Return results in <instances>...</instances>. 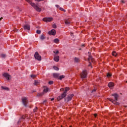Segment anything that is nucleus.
Segmentation results:
<instances>
[{"label": "nucleus", "mask_w": 127, "mask_h": 127, "mask_svg": "<svg viewBox=\"0 0 127 127\" xmlns=\"http://www.w3.org/2000/svg\"><path fill=\"white\" fill-rule=\"evenodd\" d=\"M25 118V117H24V116L22 117V119H23V120H24Z\"/></svg>", "instance_id": "obj_41"}, {"label": "nucleus", "mask_w": 127, "mask_h": 127, "mask_svg": "<svg viewBox=\"0 0 127 127\" xmlns=\"http://www.w3.org/2000/svg\"><path fill=\"white\" fill-rule=\"evenodd\" d=\"M69 87H66L65 89V91L61 96L57 97L58 101H60L61 100H62V99L65 98V96H67L66 93L68 92V91H69Z\"/></svg>", "instance_id": "obj_3"}, {"label": "nucleus", "mask_w": 127, "mask_h": 127, "mask_svg": "<svg viewBox=\"0 0 127 127\" xmlns=\"http://www.w3.org/2000/svg\"><path fill=\"white\" fill-rule=\"evenodd\" d=\"M88 54H90V52H88Z\"/></svg>", "instance_id": "obj_49"}, {"label": "nucleus", "mask_w": 127, "mask_h": 127, "mask_svg": "<svg viewBox=\"0 0 127 127\" xmlns=\"http://www.w3.org/2000/svg\"><path fill=\"white\" fill-rule=\"evenodd\" d=\"M24 29H25V30H30V26L27 24H25L24 25Z\"/></svg>", "instance_id": "obj_12"}, {"label": "nucleus", "mask_w": 127, "mask_h": 127, "mask_svg": "<svg viewBox=\"0 0 127 127\" xmlns=\"http://www.w3.org/2000/svg\"><path fill=\"white\" fill-rule=\"evenodd\" d=\"M53 53H54V55H57L58 53H59V51L56 50L55 51H54Z\"/></svg>", "instance_id": "obj_24"}, {"label": "nucleus", "mask_w": 127, "mask_h": 127, "mask_svg": "<svg viewBox=\"0 0 127 127\" xmlns=\"http://www.w3.org/2000/svg\"><path fill=\"white\" fill-rule=\"evenodd\" d=\"M1 58H5V57H6V56L5 55V54H2L0 55Z\"/></svg>", "instance_id": "obj_22"}, {"label": "nucleus", "mask_w": 127, "mask_h": 127, "mask_svg": "<svg viewBox=\"0 0 127 127\" xmlns=\"http://www.w3.org/2000/svg\"><path fill=\"white\" fill-rule=\"evenodd\" d=\"M59 41H60L59 40V39L58 38H56V39H55L54 40V42L55 43H59Z\"/></svg>", "instance_id": "obj_19"}, {"label": "nucleus", "mask_w": 127, "mask_h": 127, "mask_svg": "<svg viewBox=\"0 0 127 127\" xmlns=\"http://www.w3.org/2000/svg\"><path fill=\"white\" fill-rule=\"evenodd\" d=\"M60 90H61V91H64V88H61V89H60Z\"/></svg>", "instance_id": "obj_42"}, {"label": "nucleus", "mask_w": 127, "mask_h": 127, "mask_svg": "<svg viewBox=\"0 0 127 127\" xmlns=\"http://www.w3.org/2000/svg\"><path fill=\"white\" fill-rule=\"evenodd\" d=\"M74 62H75V63H78V62H80V59L78 58H74Z\"/></svg>", "instance_id": "obj_17"}, {"label": "nucleus", "mask_w": 127, "mask_h": 127, "mask_svg": "<svg viewBox=\"0 0 127 127\" xmlns=\"http://www.w3.org/2000/svg\"><path fill=\"white\" fill-rule=\"evenodd\" d=\"M96 89H94L93 90H92V92H96Z\"/></svg>", "instance_id": "obj_39"}, {"label": "nucleus", "mask_w": 127, "mask_h": 127, "mask_svg": "<svg viewBox=\"0 0 127 127\" xmlns=\"http://www.w3.org/2000/svg\"><path fill=\"white\" fill-rule=\"evenodd\" d=\"M37 33L38 34H40V33H41V31H40V30H37Z\"/></svg>", "instance_id": "obj_30"}, {"label": "nucleus", "mask_w": 127, "mask_h": 127, "mask_svg": "<svg viewBox=\"0 0 127 127\" xmlns=\"http://www.w3.org/2000/svg\"><path fill=\"white\" fill-rule=\"evenodd\" d=\"M43 21H45L46 22H50V21H52L53 20V18L52 17H47L44 18L43 19Z\"/></svg>", "instance_id": "obj_8"}, {"label": "nucleus", "mask_w": 127, "mask_h": 127, "mask_svg": "<svg viewBox=\"0 0 127 127\" xmlns=\"http://www.w3.org/2000/svg\"><path fill=\"white\" fill-rule=\"evenodd\" d=\"M38 84V81H35V85H37Z\"/></svg>", "instance_id": "obj_34"}, {"label": "nucleus", "mask_w": 127, "mask_h": 127, "mask_svg": "<svg viewBox=\"0 0 127 127\" xmlns=\"http://www.w3.org/2000/svg\"><path fill=\"white\" fill-rule=\"evenodd\" d=\"M3 76L5 77V78L8 80L9 81L10 80V75L7 73H4L3 74Z\"/></svg>", "instance_id": "obj_11"}, {"label": "nucleus", "mask_w": 127, "mask_h": 127, "mask_svg": "<svg viewBox=\"0 0 127 127\" xmlns=\"http://www.w3.org/2000/svg\"><path fill=\"white\" fill-rule=\"evenodd\" d=\"M71 23V20L70 19H66L65 20V24H66V25H69Z\"/></svg>", "instance_id": "obj_13"}, {"label": "nucleus", "mask_w": 127, "mask_h": 127, "mask_svg": "<svg viewBox=\"0 0 127 127\" xmlns=\"http://www.w3.org/2000/svg\"><path fill=\"white\" fill-rule=\"evenodd\" d=\"M49 84L50 85H52V84H53V81H49Z\"/></svg>", "instance_id": "obj_32"}, {"label": "nucleus", "mask_w": 127, "mask_h": 127, "mask_svg": "<svg viewBox=\"0 0 127 127\" xmlns=\"http://www.w3.org/2000/svg\"><path fill=\"white\" fill-rule=\"evenodd\" d=\"M112 76V74H110V73H108L107 75V77H110Z\"/></svg>", "instance_id": "obj_31"}, {"label": "nucleus", "mask_w": 127, "mask_h": 127, "mask_svg": "<svg viewBox=\"0 0 127 127\" xmlns=\"http://www.w3.org/2000/svg\"><path fill=\"white\" fill-rule=\"evenodd\" d=\"M88 66L90 67V66L92 68V65H91V62H89V64L88 65Z\"/></svg>", "instance_id": "obj_38"}, {"label": "nucleus", "mask_w": 127, "mask_h": 127, "mask_svg": "<svg viewBox=\"0 0 127 127\" xmlns=\"http://www.w3.org/2000/svg\"><path fill=\"white\" fill-rule=\"evenodd\" d=\"M82 46H85V45H82Z\"/></svg>", "instance_id": "obj_48"}, {"label": "nucleus", "mask_w": 127, "mask_h": 127, "mask_svg": "<svg viewBox=\"0 0 127 127\" xmlns=\"http://www.w3.org/2000/svg\"><path fill=\"white\" fill-rule=\"evenodd\" d=\"M60 60V57L58 55H54V60L56 62H59V60Z\"/></svg>", "instance_id": "obj_10"}, {"label": "nucleus", "mask_w": 127, "mask_h": 127, "mask_svg": "<svg viewBox=\"0 0 127 127\" xmlns=\"http://www.w3.org/2000/svg\"><path fill=\"white\" fill-rule=\"evenodd\" d=\"M51 101H54V98H52Z\"/></svg>", "instance_id": "obj_43"}, {"label": "nucleus", "mask_w": 127, "mask_h": 127, "mask_svg": "<svg viewBox=\"0 0 127 127\" xmlns=\"http://www.w3.org/2000/svg\"><path fill=\"white\" fill-rule=\"evenodd\" d=\"M2 19V17L0 18V20H1Z\"/></svg>", "instance_id": "obj_46"}, {"label": "nucleus", "mask_w": 127, "mask_h": 127, "mask_svg": "<svg viewBox=\"0 0 127 127\" xmlns=\"http://www.w3.org/2000/svg\"><path fill=\"white\" fill-rule=\"evenodd\" d=\"M64 78H65V76L64 75H61V76H59L58 79L59 80H62V79H64Z\"/></svg>", "instance_id": "obj_20"}, {"label": "nucleus", "mask_w": 127, "mask_h": 127, "mask_svg": "<svg viewBox=\"0 0 127 127\" xmlns=\"http://www.w3.org/2000/svg\"><path fill=\"white\" fill-rule=\"evenodd\" d=\"M122 2L125 3V1L122 0Z\"/></svg>", "instance_id": "obj_45"}, {"label": "nucleus", "mask_w": 127, "mask_h": 127, "mask_svg": "<svg viewBox=\"0 0 127 127\" xmlns=\"http://www.w3.org/2000/svg\"><path fill=\"white\" fill-rule=\"evenodd\" d=\"M94 117L96 118V117H97V114H94Z\"/></svg>", "instance_id": "obj_44"}, {"label": "nucleus", "mask_w": 127, "mask_h": 127, "mask_svg": "<svg viewBox=\"0 0 127 127\" xmlns=\"http://www.w3.org/2000/svg\"><path fill=\"white\" fill-rule=\"evenodd\" d=\"M26 0V1H27V2H28L29 3H30V4L34 7V8L37 11H38L39 12H40V11H41V10H42V9H41V8L39 7V6H38V4H35L34 2H32L30 0Z\"/></svg>", "instance_id": "obj_1"}, {"label": "nucleus", "mask_w": 127, "mask_h": 127, "mask_svg": "<svg viewBox=\"0 0 127 127\" xmlns=\"http://www.w3.org/2000/svg\"><path fill=\"white\" fill-rule=\"evenodd\" d=\"M53 68H54V70H56V71L59 70V68H58V67H57V66H54L53 67Z\"/></svg>", "instance_id": "obj_25"}, {"label": "nucleus", "mask_w": 127, "mask_h": 127, "mask_svg": "<svg viewBox=\"0 0 127 127\" xmlns=\"http://www.w3.org/2000/svg\"><path fill=\"white\" fill-rule=\"evenodd\" d=\"M44 95V94L43 93V92L41 93H38L37 96V97H42V95Z\"/></svg>", "instance_id": "obj_23"}, {"label": "nucleus", "mask_w": 127, "mask_h": 127, "mask_svg": "<svg viewBox=\"0 0 127 127\" xmlns=\"http://www.w3.org/2000/svg\"><path fill=\"white\" fill-rule=\"evenodd\" d=\"M88 61H91V62L92 63H94V59H93V58H92V57L91 56H89Z\"/></svg>", "instance_id": "obj_15"}, {"label": "nucleus", "mask_w": 127, "mask_h": 127, "mask_svg": "<svg viewBox=\"0 0 127 127\" xmlns=\"http://www.w3.org/2000/svg\"><path fill=\"white\" fill-rule=\"evenodd\" d=\"M53 76L54 78H59L60 74L59 73H54Z\"/></svg>", "instance_id": "obj_18"}, {"label": "nucleus", "mask_w": 127, "mask_h": 127, "mask_svg": "<svg viewBox=\"0 0 127 127\" xmlns=\"http://www.w3.org/2000/svg\"><path fill=\"white\" fill-rule=\"evenodd\" d=\"M112 96L114 97L115 100L111 99L110 98H109V101L110 102H112L114 105H120V103L119 102H117L118 101V99H119V95L117 93H114L112 94Z\"/></svg>", "instance_id": "obj_2"}, {"label": "nucleus", "mask_w": 127, "mask_h": 127, "mask_svg": "<svg viewBox=\"0 0 127 127\" xmlns=\"http://www.w3.org/2000/svg\"><path fill=\"white\" fill-rule=\"evenodd\" d=\"M36 111H37V107H36V108L34 109V113H36Z\"/></svg>", "instance_id": "obj_33"}, {"label": "nucleus", "mask_w": 127, "mask_h": 127, "mask_svg": "<svg viewBox=\"0 0 127 127\" xmlns=\"http://www.w3.org/2000/svg\"><path fill=\"white\" fill-rule=\"evenodd\" d=\"M48 34H49V35H53L54 36L56 35V31L55 29H52L49 31Z\"/></svg>", "instance_id": "obj_9"}, {"label": "nucleus", "mask_w": 127, "mask_h": 127, "mask_svg": "<svg viewBox=\"0 0 127 127\" xmlns=\"http://www.w3.org/2000/svg\"><path fill=\"white\" fill-rule=\"evenodd\" d=\"M56 6L57 8L60 7V6H59V5H57V4L56 5Z\"/></svg>", "instance_id": "obj_37"}, {"label": "nucleus", "mask_w": 127, "mask_h": 127, "mask_svg": "<svg viewBox=\"0 0 127 127\" xmlns=\"http://www.w3.org/2000/svg\"><path fill=\"white\" fill-rule=\"evenodd\" d=\"M49 90V89L48 88V87H44V91H43V94H44V93H47V92H48V91Z\"/></svg>", "instance_id": "obj_16"}, {"label": "nucleus", "mask_w": 127, "mask_h": 127, "mask_svg": "<svg viewBox=\"0 0 127 127\" xmlns=\"http://www.w3.org/2000/svg\"><path fill=\"white\" fill-rule=\"evenodd\" d=\"M108 87H109V88H113V87L114 86V83L111 82H109L108 84Z\"/></svg>", "instance_id": "obj_14"}, {"label": "nucleus", "mask_w": 127, "mask_h": 127, "mask_svg": "<svg viewBox=\"0 0 127 127\" xmlns=\"http://www.w3.org/2000/svg\"><path fill=\"white\" fill-rule=\"evenodd\" d=\"M112 55H113V56L116 57V56H117V54L116 52H112Z\"/></svg>", "instance_id": "obj_27"}, {"label": "nucleus", "mask_w": 127, "mask_h": 127, "mask_svg": "<svg viewBox=\"0 0 127 127\" xmlns=\"http://www.w3.org/2000/svg\"><path fill=\"white\" fill-rule=\"evenodd\" d=\"M36 75H34V74H32L31 75V78H36Z\"/></svg>", "instance_id": "obj_28"}, {"label": "nucleus", "mask_w": 127, "mask_h": 127, "mask_svg": "<svg viewBox=\"0 0 127 127\" xmlns=\"http://www.w3.org/2000/svg\"><path fill=\"white\" fill-rule=\"evenodd\" d=\"M60 10H62V11H66V10L65 9H64V8H62V7H60Z\"/></svg>", "instance_id": "obj_29"}, {"label": "nucleus", "mask_w": 127, "mask_h": 127, "mask_svg": "<svg viewBox=\"0 0 127 127\" xmlns=\"http://www.w3.org/2000/svg\"><path fill=\"white\" fill-rule=\"evenodd\" d=\"M34 57L35 59L38 60V61H41V56L39 55L38 52H36L34 55Z\"/></svg>", "instance_id": "obj_5"}, {"label": "nucleus", "mask_w": 127, "mask_h": 127, "mask_svg": "<svg viewBox=\"0 0 127 127\" xmlns=\"http://www.w3.org/2000/svg\"><path fill=\"white\" fill-rule=\"evenodd\" d=\"M22 101L23 105H24L25 107H26V106L27 105V103H28V100H27V98L26 97L23 98L22 99Z\"/></svg>", "instance_id": "obj_7"}, {"label": "nucleus", "mask_w": 127, "mask_h": 127, "mask_svg": "<svg viewBox=\"0 0 127 127\" xmlns=\"http://www.w3.org/2000/svg\"><path fill=\"white\" fill-rule=\"evenodd\" d=\"M74 96V94H70L68 95L66 98H65L64 101L66 103H68V102H69V101H71L72 100V98Z\"/></svg>", "instance_id": "obj_6"}, {"label": "nucleus", "mask_w": 127, "mask_h": 127, "mask_svg": "<svg viewBox=\"0 0 127 127\" xmlns=\"http://www.w3.org/2000/svg\"><path fill=\"white\" fill-rule=\"evenodd\" d=\"M71 36H74V34L73 33L70 34Z\"/></svg>", "instance_id": "obj_40"}, {"label": "nucleus", "mask_w": 127, "mask_h": 127, "mask_svg": "<svg viewBox=\"0 0 127 127\" xmlns=\"http://www.w3.org/2000/svg\"><path fill=\"white\" fill-rule=\"evenodd\" d=\"M53 28H56V24H54L53 25Z\"/></svg>", "instance_id": "obj_35"}, {"label": "nucleus", "mask_w": 127, "mask_h": 127, "mask_svg": "<svg viewBox=\"0 0 127 127\" xmlns=\"http://www.w3.org/2000/svg\"><path fill=\"white\" fill-rule=\"evenodd\" d=\"M36 0V1H42L44 0Z\"/></svg>", "instance_id": "obj_36"}, {"label": "nucleus", "mask_w": 127, "mask_h": 127, "mask_svg": "<svg viewBox=\"0 0 127 127\" xmlns=\"http://www.w3.org/2000/svg\"><path fill=\"white\" fill-rule=\"evenodd\" d=\"M1 89H2V90H5L6 91H8V88L6 87L1 86Z\"/></svg>", "instance_id": "obj_21"}, {"label": "nucleus", "mask_w": 127, "mask_h": 127, "mask_svg": "<svg viewBox=\"0 0 127 127\" xmlns=\"http://www.w3.org/2000/svg\"><path fill=\"white\" fill-rule=\"evenodd\" d=\"M40 39L41 40H44V39H45V37H44V35H41L40 37Z\"/></svg>", "instance_id": "obj_26"}, {"label": "nucleus", "mask_w": 127, "mask_h": 127, "mask_svg": "<svg viewBox=\"0 0 127 127\" xmlns=\"http://www.w3.org/2000/svg\"><path fill=\"white\" fill-rule=\"evenodd\" d=\"M19 122H20V121H19L18 122V124H19Z\"/></svg>", "instance_id": "obj_47"}, {"label": "nucleus", "mask_w": 127, "mask_h": 127, "mask_svg": "<svg viewBox=\"0 0 127 127\" xmlns=\"http://www.w3.org/2000/svg\"><path fill=\"white\" fill-rule=\"evenodd\" d=\"M87 74H88L87 70H83L82 72L80 74L82 79H85V78H87Z\"/></svg>", "instance_id": "obj_4"}]
</instances>
